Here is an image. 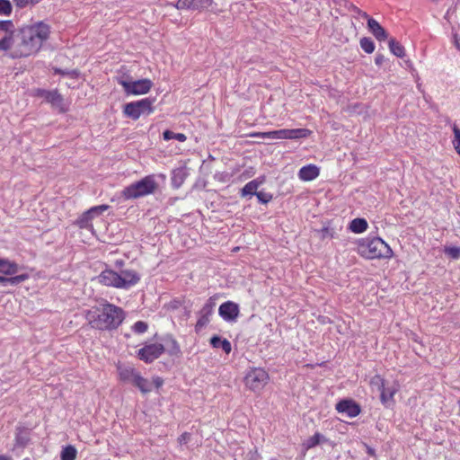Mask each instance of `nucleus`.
<instances>
[{
    "label": "nucleus",
    "instance_id": "dca6fc26",
    "mask_svg": "<svg viewBox=\"0 0 460 460\" xmlns=\"http://www.w3.org/2000/svg\"><path fill=\"white\" fill-rule=\"evenodd\" d=\"M99 283L107 287L115 288H123L121 278L118 276V273L111 269H106L102 271L97 277Z\"/></svg>",
    "mask_w": 460,
    "mask_h": 460
},
{
    "label": "nucleus",
    "instance_id": "412c9836",
    "mask_svg": "<svg viewBox=\"0 0 460 460\" xmlns=\"http://www.w3.org/2000/svg\"><path fill=\"white\" fill-rule=\"evenodd\" d=\"M187 170L185 168L173 169L172 173V186L173 189H180L187 178Z\"/></svg>",
    "mask_w": 460,
    "mask_h": 460
},
{
    "label": "nucleus",
    "instance_id": "79ce46f5",
    "mask_svg": "<svg viewBox=\"0 0 460 460\" xmlns=\"http://www.w3.org/2000/svg\"><path fill=\"white\" fill-rule=\"evenodd\" d=\"M55 74L68 75L70 78H75L79 75L78 71H76V70H61L59 68H55Z\"/></svg>",
    "mask_w": 460,
    "mask_h": 460
},
{
    "label": "nucleus",
    "instance_id": "a211bd4d",
    "mask_svg": "<svg viewBox=\"0 0 460 460\" xmlns=\"http://www.w3.org/2000/svg\"><path fill=\"white\" fill-rule=\"evenodd\" d=\"M119 276L121 278L124 289L136 286L140 281V276L134 270H122Z\"/></svg>",
    "mask_w": 460,
    "mask_h": 460
},
{
    "label": "nucleus",
    "instance_id": "c85d7f7f",
    "mask_svg": "<svg viewBox=\"0 0 460 460\" xmlns=\"http://www.w3.org/2000/svg\"><path fill=\"white\" fill-rule=\"evenodd\" d=\"M367 228V220L364 218H356L351 220L349 229L355 234H361Z\"/></svg>",
    "mask_w": 460,
    "mask_h": 460
},
{
    "label": "nucleus",
    "instance_id": "864d4df0",
    "mask_svg": "<svg viewBox=\"0 0 460 460\" xmlns=\"http://www.w3.org/2000/svg\"><path fill=\"white\" fill-rule=\"evenodd\" d=\"M270 460H276V459H270Z\"/></svg>",
    "mask_w": 460,
    "mask_h": 460
},
{
    "label": "nucleus",
    "instance_id": "cd10ccee",
    "mask_svg": "<svg viewBox=\"0 0 460 460\" xmlns=\"http://www.w3.org/2000/svg\"><path fill=\"white\" fill-rule=\"evenodd\" d=\"M0 32L3 35L0 38H6L18 32V29L14 28L12 21H0Z\"/></svg>",
    "mask_w": 460,
    "mask_h": 460
},
{
    "label": "nucleus",
    "instance_id": "6e6552de",
    "mask_svg": "<svg viewBox=\"0 0 460 460\" xmlns=\"http://www.w3.org/2000/svg\"><path fill=\"white\" fill-rule=\"evenodd\" d=\"M119 84L124 89L127 95H140L148 93L151 87H153V82L148 78H143L136 81L121 77L119 78Z\"/></svg>",
    "mask_w": 460,
    "mask_h": 460
},
{
    "label": "nucleus",
    "instance_id": "f704fd0d",
    "mask_svg": "<svg viewBox=\"0 0 460 460\" xmlns=\"http://www.w3.org/2000/svg\"><path fill=\"white\" fill-rule=\"evenodd\" d=\"M360 48L367 54H371L372 52L375 51V43L370 38L364 37L363 39L360 40Z\"/></svg>",
    "mask_w": 460,
    "mask_h": 460
},
{
    "label": "nucleus",
    "instance_id": "37998d69",
    "mask_svg": "<svg viewBox=\"0 0 460 460\" xmlns=\"http://www.w3.org/2000/svg\"><path fill=\"white\" fill-rule=\"evenodd\" d=\"M190 440V433H183L180 437H178V443L180 445H186L188 441Z\"/></svg>",
    "mask_w": 460,
    "mask_h": 460
},
{
    "label": "nucleus",
    "instance_id": "7c9ffc66",
    "mask_svg": "<svg viewBox=\"0 0 460 460\" xmlns=\"http://www.w3.org/2000/svg\"><path fill=\"white\" fill-rule=\"evenodd\" d=\"M77 456V450L73 446H67L61 450L60 460H75Z\"/></svg>",
    "mask_w": 460,
    "mask_h": 460
},
{
    "label": "nucleus",
    "instance_id": "1a4fd4ad",
    "mask_svg": "<svg viewBox=\"0 0 460 460\" xmlns=\"http://www.w3.org/2000/svg\"><path fill=\"white\" fill-rule=\"evenodd\" d=\"M268 381V373L263 368H252L244 376V385L253 392H261Z\"/></svg>",
    "mask_w": 460,
    "mask_h": 460
},
{
    "label": "nucleus",
    "instance_id": "9d476101",
    "mask_svg": "<svg viewBox=\"0 0 460 460\" xmlns=\"http://www.w3.org/2000/svg\"><path fill=\"white\" fill-rule=\"evenodd\" d=\"M164 352V345L163 343H150L137 351V357L145 363H151Z\"/></svg>",
    "mask_w": 460,
    "mask_h": 460
},
{
    "label": "nucleus",
    "instance_id": "58836bf2",
    "mask_svg": "<svg viewBox=\"0 0 460 460\" xmlns=\"http://www.w3.org/2000/svg\"><path fill=\"white\" fill-rule=\"evenodd\" d=\"M12 10V4L8 0H0V14L10 15Z\"/></svg>",
    "mask_w": 460,
    "mask_h": 460
},
{
    "label": "nucleus",
    "instance_id": "b1692460",
    "mask_svg": "<svg viewBox=\"0 0 460 460\" xmlns=\"http://www.w3.org/2000/svg\"><path fill=\"white\" fill-rule=\"evenodd\" d=\"M164 349H167V353L171 356H178L181 354V347L178 342L172 336L164 338Z\"/></svg>",
    "mask_w": 460,
    "mask_h": 460
},
{
    "label": "nucleus",
    "instance_id": "c756f323",
    "mask_svg": "<svg viewBox=\"0 0 460 460\" xmlns=\"http://www.w3.org/2000/svg\"><path fill=\"white\" fill-rule=\"evenodd\" d=\"M389 49L394 57L403 58L404 57V48L398 41H395L394 39L389 40Z\"/></svg>",
    "mask_w": 460,
    "mask_h": 460
},
{
    "label": "nucleus",
    "instance_id": "09e8293b",
    "mask_svg": "<svg viewBox=\"0 0 460 460\" xmlns=\"http://www.w3.org/2000/svg\"><path fill=\"white\" fill-rule=\"evenodd\" d=\"M355 9L357 10L358 14H359L360 16H362V17L366 18L367 20L368 18H371V17H370L367 13H365V12H361V11H359V10H358V9H357V8H355Z\"/></svg>",
    "mask_w": 460,
    "mask_h": 460
},
{
    "label": "nucleus",
    "instance_id": "5701e85b",
    "mask_svg": "<svg viewBox=\"0 0 460 460\" xmlns=\"http://www.w3.org/2000/svg\"><path fill=\"white\" fill-rule=\"evenodd\" d=\"M262 182L263 178H258L256 180H252V181L247 182V184H245L241 190L242 197H252L255 193H257V190L259 186L262 184Z\"/></svg>",
    "mask_w": 460,
    "mask_h": 460
},
{
    "label": "nucleus",
    "instance_id": "f257e3e1",
    "mask_svg": "<svg viewBox=\"0 0 460 460\" xmlns=\"http://www.w3.org/2000/svg\"><path fill=\"white\" fill-rule=\"evenodd\" d=\"M49 24L39 22L18 28V32L0 38V51L9 58L21 59L35 56L49 38Z\"/></svg>",
    "mask_w": 460,
    "mask_h": 460
},
{
    "label": "nucleus",
    "instance_id": "4c0bfd02",
    "mask_svg": "<svg viewBox=\"0 0 460 460\" xmlns=\"http://www.w3.org/2000/svg\"><path fill=\"white\" fill-rule=\"evenodd\" d=\"M131 330L136 334H144L148 330V324L143 321L135 322L134 325L131 326Z\"/></svg>",
    "mask_w": 460,
    "mask_h": 460
},
{
    "label": "nucleus",
    "instance_id": "bb28decb",
    "mask_svg": "<svg viewBox=\"0 0 460 460\" xmlns=\"http://www.w3.org/2000/svg\"><path fill=\"white\" fill-rule=\"evenodd\" d=\"M327 438L321 433H315L314 436L307 438V440L304 441L303 448L305 451H308L310 448L315 447L320 443L326 442Z\"/></svg>",
    "mask_w": 460,
    "mask_h": 460
},
{
    "label": "nucleus",
    "instance_id": "4be33fe9",
    "mask_svg": "<svg viewBox=\"0 0 460 460\" xmlns=\"http://www.w3.org/2000/svg\"><path fill=\"white\" fill-rule=\"evenodd\" d=\"M19 267L16 262L7 259H0V273L7 276L17 274Z\"/></svg>",
    "mask_w": 460,
    "mask_h": 460
},
{
    "label": "nucleus",
    "instance_id": "f8f14e48",
    "mask_svg": "<svg viewBox=\"0 0 460 460\" xmlns=\"http://www.w3.org/2000/svg\"><path fill=\"white\" fill-rule=\"evenodd\" d=\"M371 384L377 385L380 392V401L383 404H388L394 402V396L398 392V386H385V380L380 376H376L371 379Z\"/></svg>",
    "mask_w": 460,
    "mask_h": 460
},
{
    "label": "nucleus",
    "instance_id": "2eb2a0df",
    "mask_svg": "<svg viewBox=\"0 0 460 460\" xmlns=\"http://www.w3.org/2000/svg\"><path fill=\"white\" fill-rule=\"evenodd\" d=\"M336 411L339 413L346 414L348 418H356L360 414L361 408L351 399H343L337 402Z\"/></svg>",
    "mask_w": 460,
    "mask_h": 460
},
{
    "label": "nucleus",
    "instance_id": "c9c22d12",
    "mask_svg": "<svg viewBox=\"0 0 460 460\" xmlns=\"http://www.w3.org/2000/svg\"><path fill=\"white\" fill-rule=\"evenodd\" d=\"M108 208H109L108 205L102 204V205H98V206L91 208L90 209H88L84 213H86V214H88V215H90L92 217H97L99 215H102V212H104Z\"/></svg>",
    "mask_w": 460,
    "mask_h": 460
},
{
    "label": "nucleus",
    "instance_id": "ea45409f",
    "mask_svg": "<svg viewBox=\"0 0 460 460\" xmlns=\"http://www.w3.org/2000/svg\"><path fill=\"white\" fill-rule=\"evenodd\" d=\"M253 196H256L259 202L262 204H267L272 199V195L269 192L259 191Z\"/></svg>",
    "mask_w": 460,
    "mask_h": 460
},
{
    "label": "nucleus",
    "instance_id": "7ed1b4c3",
    "mask_svg": "<svg viewBox=\"0 0 460 460\" xmlns=\"http://www.w3.org/2000/svg\"><path fill=\"white\" fill-rule=\"evenodd\" d=\"M358 252L367 259H389L393 257V250L387 243L379 237L362 238L358 243Z\"/></svg>",
    "mask_w": 460,
    "mask_h": 460
},
{
    "label": "nucleus",
    "instance_id": "de8ad7c7",
    "mask_svg": "<svg viewBox=\"0 0 460 460\" xmlns=\"http://www.w3.org/2000/svg\"><path fill=\"white\" fill-rule=\"evenodd\" d=\"M384 60H385V57L383 55H377V56H376L375 63H376V65L380 66L381 64L384 63Z\"/></svg>",
    "mask_w": 460,
    "mask_h": 460
},
{
    "label": "nucleus",
    "instance_id": "2f4dec72",
    "mask_svg": "<svg viewBox=\"0 0 460 460\" xmlns=\"http://www.w3.org/2000/svg\"><path fill=\"white\" fill-rule=\"evenodd\" d=\"M93 217H94L93 216L88 215L84 212V214L81 217H79V218L77 220L78 226L81 228L92 230L93 229L92 220Z\"/></svg>",
    "mask_w": 460,
    "mask_h": 460
},
{
    "label": "nucleus",
    "instance_id": "39448f33",
    "mask_svg": "<svg viewBox=\"0 0 460 460\" xmlns=\"http://www.w3.org/2000/svg\"><path fill=\"white\" fill-rule=\"evenodd\" d=\"M157 187L158 184L155 181V175L149 174L122 189L121 197L126 200L146 197L154 194Z\"/></svg>",
    "mask_w": 460,
    "mask_h": 460
},
{
    "label": "nucleus",
    "instance_id": "a18cd8bd",
    "mask_svg": "<svg viewBox=\"0 0 460 460\" xmlns=\"http://www.w3.org/2000/svg\"><path fill=\"white\" fill-rule=\"evenodd\" d=\"M153 384L155 385V387L158 388L163 385L164 380L159 376H155L153 379Z\"/></svg>",
    "mask_w": 460,
    "mask_h": 460
},
{
    "label": "nucleus",
    "instance_id": "473e14b6",
    "mask_svg": "<svg viewBox=\"0 0 460 460\" xmlns=\"http://www.w3.org/2000/svg\"><path fill=\"white\" fill-rule=\"evenodd\" d=\"M164 140H178L180 142H185L187 140L186 135L182 133H175L171 130L163 132Z\"/></svg>",
    "mask_w": 460,
    "mask_h": 460
},
{
    "label": "nucleus",
    "instance_id": "f3484780",
    "mask_svg": "<svg viewBox=\"0 0 460 460\" xmlns=\"http://www.w3.org/2000/svg\"><path fill=\"white\" fill-rule=\"evenodd\" d=\"M36 95L43 98L45 102L62 111V102H64V99L61 97L58 90L38 89L36 90Z\"/></svg>",
    "mask_w": 460,
    "mask_h": 460
},
{
    "label": "nucleus",
    "instance_id": "6ab92c4d",
    "mask_svg": "<svg viewBox=\"0 0 460 460\" xmlns=\"http://www.w3.org/2000/svg\"><path fill=\"white\" fill-rule=\"evenodd\" d=\"M320 173L319 167L314 164L304 165L299 169L298 178L300 181L308 182L318 178Z\"/></svg>",
    "mask_w": 460,
    "mask_h": 460
},
{
    "label": "nucleus",
    "instance_id": "c03bdc74",
    "mask_svg": "<svg viewBox=\"0 0 460 460\" xmlns=\"http://www.w3.org/2000/svg\"><path fill=\"white\" fill-rule=\"evenodd\" d=\"M13 2L20 8H24L29 3H31V0H13Z\"/></svg>",
    "mask_w": 460,
    "mask_h": 460
},
{
    "label": "nucleus",
    "instance_id": "f03ea898",
    "mask_svg": "<svg viewBox=\"0 0 460 460\" xmlns=\"http://www.w3.org/2000/svg\"><path fill=\"white\" fill-rule=\"evenodd\" d=\"M125 311L108 301L87 311L86 319L93 329L115 331L125 319Z\"/></svg>",
    "mask_w": 460,
    "mask_h": 460
},
{
    "label": "nucleus",
    "instance_id": "20e7f679",
    "mask_svg": "<svg viewBox=\"0 0 460 460\" xmlns=\"http://www.w3.org/2000/svg\"><path fill=\"white\" fill-rule=\"evenodd\" d=\"M116 369L120 382L134 385L143 394L150 393L153 389L148 379L144 378L133 365L119 363Z\"/></svg>",
    "mask_w": 460,
    "mask_h": 460
},
{
    "label": "nucleus",
    "instance_id": "393cba45",
    "mask_svg": "<svg viewBox=\"0 0 460 460\" xmlns=\"http://www.w3.org/2000/svg\"><path fill=\"white\" fill-rule=\"evenodd\" d=\"M210 345L215 349H221L224 352L229 354L231 351L230 341L226 339H223L217 335L210 338Z\"/></svg>",
    "mask_w": 460,
    "mask_h": 460
},
{
    "label": "nucleus",
    "instance_id": "49530a36",
    "mask_svg": "<svg viewBox=\"0 0 460 460\" xmlns=\"http://www.w3.org/2000/svg\"><path fill=\"white\" fill-rule=\"evenodd\" d=\"M365 447H366V452L367 455H369L370 456H376V451L374 448H372L371 447H369L366 444H365Z\"/></svg>",
    "mask_w": 460,
    "mask_h": 460
},
{
    "label": "nucleus",
    "instance_id": "8fccbe9b",
    "mask_svg": "<svg viewBox=\"0 0 460 460\" xmlns=\"http://www.w3.org/2000/svg\"><path fill=\"white\" fill-rule=\"evenodd\" d=\"M0 460H12V457L8 456H0Z\"/></svg>",
    "mask_w": 460,
    "mask_h": 460
},
{
    "label": "nucleus",
    "instance_id": "9b49d317",
    "mask_svg": "<svg viewBox=\"0 0 460 460\" xmlns=\"http://www.w3.org/2000/svg\"><path fill=\"white\" fill-rule=\"evenodd\" d=\"M216 307V297L210 296L204 306L201 307L200 311L198 312V320L196 322L195 329L196 331H199L202 328L206 327L207 324L210 322V316L214 313Z\"/></svg>",
    "mask_w": 460,
    "mask_h": 460
},
{
    "label": "nucleus",
    "instance_id": "423d86ee",
    "mask_svg": "<svg viewBox=\"0 0 460 460\" xmlns=\"http://www.w3.org/2000/svg\"><path fill=\"white\" fill-rule=\"evenodd\" d=\"M311 131L305 128H281L273 131H263L252 133V137L273 139V140H298L308 137Z\"/></svg>",
    "mask_w": 460,
    "mask_h": 460
},
{
    "label": "nucleus",
    "instance_id": "603ef678",
    "mask_svg": "<svg viewBox=\"0 0 460 460\" xmlns=\"http://www.w3.org/2000/svg\"><path fill=\"white\" fill-rule=\"evenodd\" d=\"M323 231H324V232H328V229H327V228H323Z\"/></svg>",
    "mask_w": 460,
    "mask_h": 460
},
{
    "label": "nucleus",
    "instance_id": "3c124183",
    "mask_svg": "<svg viewBox=\"0 0 460 460\" xmlns=\"http://www.w3.org/2000/svg\"><path fill=\"white\" fill-rule=\"evenodd\" d=\"M40 1H41V0H31V2L32 4H37V3L40 2Z\"/></svg>",
    "mask_w": 460,
    "mask_h": 460
},
{
    "label": "nucleus",
    "instance_id": "a19ab883",
    "mask_svg": "<svg viewBox=\"0 0 460 460\" xmlns=\"http://www.w3.org/2000/svg\"><path fill=\"white\" fill-rule=\"evenodd\" d=\"M445 253L453 259H458L460 258V248L456 246L447 247Z\"/></svg>",
    "mask_w": 460,
    "mask_h": 460
},
{
    "label": "nucleus",
    "instance_id": "4468645a",
    "mask_svg": "<svg viewBox=\"0 0 460 460\" xmlns=\"http://www.w3.org/2000/svg\"><path fill=\"white\" fill-rule=\"evenodd\" d=\"M218 314L225 322L234 323L238 319L239 305L233 301H227L220 305Z\"/></svg>",
    "mask_w": 460,
    "mask_h": 460
},
{
    "label": "nucleus",
    "instance_id": "a878e982",
    "mask_svg": "<svg viewBox=\"0 0 460 460\" xmlns=\"http://www.w3.org/2000/svg\"><path fill=\"white\" fill-rule=\"evenodd\" d=\"M29 278L27 273H22L21 275H16L13 277H1L0 276V285L2 286H17L25 280H27Z\"/></svg>",
    "mask_w": 460,
    "mask_h": 460
},
{
    "label": "nucleus",
    "instance_id": "72a5a7b5",
    "mask_svg": "<svg viewBox=\"0 0 460 460\" xmlns=\"http://www.w3.org/2000/svg\"><path fill=\"white\" fill-rule=\"evenodd\" d=\"M16 445L20 447H25L29 441V436L24 429H17L15 437Z\"/></svg>",
    "mask_w": 460,
    "mask_h": 460
},
{
    "label": "nucleus",
    "instance_id": "ddd939ff",
    "mask_svg": "<svg viewBox=\"0 0 460 460\" xmlns=\"http://www.w3.org/2000/svg\"><path fill=\"white\" fill-rule=\"evenodd\" d=\"M215 4L214 0H178L173 4L177 10H190L201 13Z\"/></svg>",
    "mask_w": 460,
    "mask_h": 460
},
{
    "label": "nucleus",
    "instance_id": "aec40b11",
    "mask_svg": "<svg viewBox=\"0 0 460 460\" xmlns=\"http://www.w3.org/2000/svg\"><path fill=\"white\" fill-rule=\"evenodd\" d=\"M368 30L372 35L376 38V40L379 41L385 40L388 38V33L385 31L384 28L380 25V23L373 18H368Z\"/></svg>",
    "mask_w": 460,
    "mask_h": 460
},
{
    "label": "nucleus",
    "instance_id": "e433bc0d",
    "mask_svg": "<svg viewBox=\"0 0 460 460\" xmlns=\"http://www.w3.org/2000/svg\"><path fill=\"white\" fill-rule=\"evenodd\" d=\"M454 139L453 144L457 155H460V128L456 124L453 126Z\"/></svg>",
    "mask_w": 460,
    "mask_h": 460
},
{
    "label": "nucleus",
    "instance_id": "0eeeda50",
    "mask_svg": "<svg viewBox=\"0 0 460 460\" xmlns=\"http://www.w3.org/2000/svg\"><path fill=\"white\" fill-rule=\"evenodd\" d=\"M153 103L154 100L148 97L139 101L130 102L125 104L122 112H124L126 118L137 120L143 115H150L153 113Z\"/></svg>",
    "mask_w": 460,
    "mask_h": 460
}]
</instances>
